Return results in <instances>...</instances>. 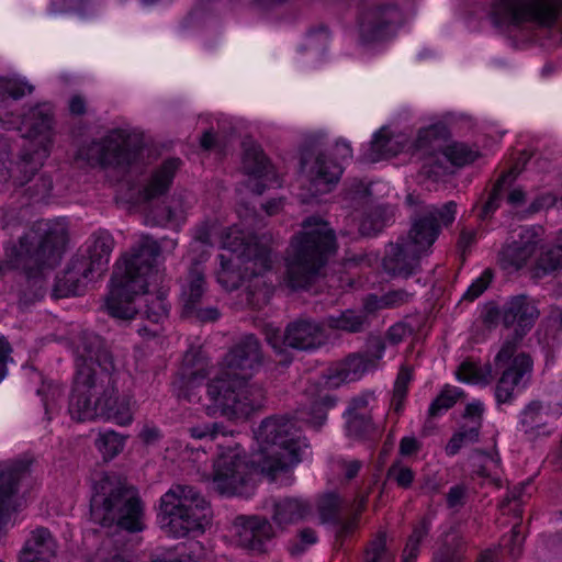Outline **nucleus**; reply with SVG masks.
Wrapping results in <instances>:
<instances>
[{
  "instance_id": "1",
  "label": "nucleus",
  "mask_w": 562,
  "mask_h": 562,
  "mask_svg": "<svg viewBox=\"0 0 562 562\" xmlns=\"http://www.w3.org/2000/svg\"><path fill=\"white\" fill-rule=\"evenodd\" d=\"M77 353V371L68 403L71 418L85 422L100 417L121 426L130 424V401L119 396L116 366L106 341L94 333L83 331Z\"/></svg>"
},
{
  "instance_id": "2",
  "label": "nucleus",
  "mask_w": 562,
  "mask_h": 562,
  "mask_svg": "<svg viewBox=\"0 0 562 562\" xmlns=\"http://www.w3.org/2000/svg\"><path fill=\"white\" fill-rule=\"evenodd\" d=\"M296 429L288 417H270L257 430L260 448L250 458L237 453L222 456L215 463L213 483L221 494L249 496L252 475L260 473L271 481L279 472L301 461Z\"/></svg>"
},
{
  "instance_id": "3",
  "label": "nucleus",
  "mask_w": 562,
  "mask_h": 562,
  "mask_svg": "<svg viewBox=\"0 0 562 562\" xmlns=\"http://www.w3.org/2000/svg\"><path fill=\"white\" fill-rule=\"evenodd\" d=\"M90 518L94 524L109 528L100 553L110 546L115 553L102 562H131L120 551L124 549L123 532L136 533L145 529L144 507L136 490L116 474H103L94 484L90 499Z\"/></svg>"
},
{
  "instance_id": "4",
  "label": "nucleus",
  "mask_w": 562,
  "mask_h": 562,
  "mask_svg": "<svg viewBox=\"0 0 562 562\" xmlns=\"http://www.w3.org/2000/svg\"><path fill=\"white\" fill-rule=\"evenodd\" d=\"M161 249L157 240L144 236L117 261L105 301L112 317H128L137 312L128 304L122 307V303H128L133 294L146 290L148 278L157 272Z\"/></svg>"
},
{
  "instance_id": "5",
  "label": "nucleus",
  "mask_w": 562,
  "mask_h": 562,
  "mask_svg": "<svg viewBox=\"0 0 562 562\" xmlns=\"http://www.w3.org/2000/svg\"><path fill=\"white\" fill-rule=\"evenodd\" d=\"M303 231L293 237L286 258L284 282L293 291L305 290L318 278L322 268L336 250V237L328 224L311 216Z\"/></svg>"
},
{
  "instance_id": "6",
  "label": "nucleus",
  "mask_w": 562,
  "mask_h": 562,
  "mask_svg": "<svg viewBox=\"0 0 562 562\" xmlns=\"http://www.w3.org/2000/svg\"><path fill=\"white\" fill-rule=\"evenodd\" d=\"M160 524L166 533L182 538L190 532H203L211 522L212 510L194 486L172 485L160 498Z\"/></svg>"
},
{
  "instance_id": "7",
  "label": "nucleus",
  "mask_w": 562,
  "mask_h": 562,
  "mask_svg": "<svg viewBox=\"0 0 562 562\" xmlns=\"http://www.w3.org/2000/svg\"><path fill=\"white\" fill-rule=\"evenodd\" d=\"M206 401L202 405L209 416L218 414L229 420L247 418L263 405L265 391L223 370L207 381Z\"/></svg>"
},
{
  "instance_id": "8",
  "label": "nucleus",
  "mask_w": 562,
  "mask_h": 562,
  "mask_svg": "<svg viewBox=\"0 0 562 562\" xmlns=\"http://www.w3.org/2000/svg\"><path fill=\"white\" fill-rule=\"evenodd\" d=\"M373 366L366 355L355 352L349 355L337 368L330 369L323 376L324 381L311 384L305 391L306 403L297 409L296 418L312 425L314 428L323 426L327 418V412L336 405L337 398L328 390L319 387H337L341 382L356 381Z\"/></svg>"
},
{
  "instance_id": "9",
  "label": "nucleus",
  "mask_w": 562,
  "mask_h": 562,
  "mask_svg": "<svg viewBox=\"0 0 562 562\" xmlns=\"http://www.w3.org/2000/svg\"><path fill=\"white\" fill-rule=\"evenodd\" d=\"M223 247L237 254V257L245 262V272L250 273L245 289V301L252 308H261L270 301L273 290L262 279V273L271 268L270 250L267 246L258 243L255 236L245 237L227 234L223 240Z\"/></svg>"
},
{
  "instance_id": "10",
  "label": "nucleus",
  "mask_w": 562,
  "mask_h": 562,
  "mask_svg": "<svg viewBox=\"0 0 562 562\" xmlns=\"http://www.w3.org/2000/svg\"><path fill=\"white\" fill-rule=\"evenodd\" d=\"M140 139L123 128L110 131L103 138L94 139L78 150V157L90 166L113 167L125 170L140 154Z\"/></svg>"
},
{
  "instance_id": "11",
  "label": "nucleus",
  "mask_w": 562,
  "mask_h": 562,
  "mask_svg": "<svg viewBox=\"0 0 562 562\" xmlns=\"http://www.w3.org/2000/svg\"><path fill=\"white\" fill-rule=\"evenodd\" d=\"M540 312L526 294L512 296L503 304V326L514 328L494 358L497 367L505 364L516 353L525 336L531 330Z\"/></svg>"
},
{
  "instance_id": "12",
  "label": "nucleus",
  "mask_w": 562,
  "mask_h": 562,
  "mask_svg": "<svg viewBox=\"0 0 562 562\" xmlns=\"http://www.w3.org/2000/svg\"><path fill=\"white\" fill-rule=\"evenodd\" d=\"M323 135L315 134L305 138L300 164L308 179V191L312 195L330 192L339 182L342 175L340 164L324 154Z\"/></svg>"
},
{
  "instance_id": "13",
  "label": "nucleus",
  "mask_w": 562,
  "mask_h": 562,
  "mask_svg": "<svg viewBox=\"0 0 562 562\" xmlns=\"http://www.w3.org/2000/svg\"><path fill=\"white\" fill-rule=\"evenodd\" d=\"M457 203L449 201L440 207L428 205L411 217V228L404 238L427 255L439 237L442 227L450 226L456 220Z\"/></svg>"
},
{
  "instance_id": "14",
  "label": "nucleus",
  "mask_w": 562,
  "mask_h": 562,
  "mask_svg": "<svg viewBox=\"0 0 562 562\" xmlns=\"http://www.w3.org/2000/svg\"><path fill=\"white\" fill-rule=\"evenodd\" d=\"M561 8L562 0H499L494 16L497 23L519 25L531 22L551 27Z\"/></svg>"
},
{
  "instance_id": "15",
  "label": "nucleus",
  "mask_w": 562,
  "mask_h": 562,
  "mask_svg": "<svg viewBox=\"0 0 562 562\" xmlns=\"http://www.w3.org/2000/svg\"><path fill=\"white\" fill-rule=\"evenodd\" d=\"M402 23L403 15L397 5H375L362 14L360 38L363 43L385 41L396 33Z\"/></svg>"
},
{
  "instance_id": "16",
  "label": "nucleus",
  "mask_w": 562,
  "mask_h": 562,
  "mask_svg": "<svg viewBox=\"0 0 562 562\" xmlns=\"http://www.w3.org/2000/svg\"><path fill=\"white\" fill-rule=\"evenodd\" d=\"M503 369L501 378L495 386V398L498 405L509 404L515 397V391L525 387L530 378L533 361L529 353H515L507 363L497 367Z\"/></svg>"
},
{
  "instance_id": "17",
  "label": "nucleus",
  "mask_w": 562,
  "mask_h": 562,
  "mask_svg": "<svg viewBox=\"0 0 562 562\" xmlns=\"http://www.w3.org/2000/svg\"><path fill=\"white\" fill-rule=\"evenodd\" d=\"M53 109L49 103H42L24 113L22 128L25 143L21 151L46 149L49 153L52 143Z\"/></svg>"
},
{
  "instance_id": "18",
  "label": "nucleus",
  "mask_w": 562,
  "mask_h": 562,
  "mask_svg": "<svg viewBox=\"0 0 562 562\" xmlns=\"http://www.w3.org/2000/svg\"><path fill=\"white\" fill-rule=\"evenodd\" d=\"M285 345L299 351H314L324 347L328 335L323 322L311 317H299L290 322L284 328Z\"/></svg>"
},
{
  "instance_id": "19",
  "label": "nucleus",
  "mask_w": 562,
  "mask_h": 562,
  "mask_svg": "<svg viewBox=\"0 0 562 562\" xmlns=\"http://www.w3.org/2000/svg\"><path fill=\"white\" fill-rule=\"evenodd\" d=\"M263 361L261 345L255 335L243 337L225 356L226 371L247 381Z\"/></svg>"
},
{
  "instance_id": "20",
  "label": "nucleus",
  "mask_w": 562,
  "mask_h": 562,
  "mask_svg": "<svg viewBox=\"0 0 562 562\" xmlns=\"http://www.w3.org/2000/svg\"><path fill=\"white\" fill-rule=\"evenodd\" d=\"M424 255L404 236H401L395 243L386 245L382 265L386 273L408 278L418 272L420 258Z\"/></svg>"
},
{
  "instance_id": "21",
  "label": "nucleus",
  "mask_w": 562,
  "mask_h": 562,
  "mask_svg": "<svg viewBox=\"0 0 562 562\" xmlns=\"http://www.w3.org/2000/svg\"><path fill=\"white\" fill-rule=\"evenodd\" d=\"M237 544L258 553L265 552V544L273 537V529L266 517L238 516L235 519Z\"/></svg>"
},
{
  "instance_id": "22",
  "label": "nucleus",
  "mask_w": 562,
  "mask_h": 562,
  "mask_svg": "<svg viewBox=\"0 0 562 562\" xmlns=\"http://www.w3.org/2000/svg\"><path fill=\"white\" fill-rule=\"evenodd\" d=\"M541 227H530L522 231L519 239L507 244L499 251L498 261L503 269L518 271L535 254L541 240L539 232Z\"/></svg>"
},
{
  "instance_id": "23",
  "label": "nucleus",
  "mask_w": 562,
  "mask_h": 562,
  "mask_svg": "<svg viewBox=\"0 0 562 562\" xmlns=\"http://www.w3.org/2000/svg\"><path fill=\"white\" fill-rule=\"evenodd\" d=\"M94 273L87 266L83 257H74L66 269L57 274L53 289L55 299L68 297L80 294L87 282L92 280Z\"/></svg>"
},
{
  "instance_id": "24",
  "label": "nucleus",
  "mask_w": 562,
  "mask_h": 562,
  "mask_svg": "<svg viewBox=\"0 0 562 562\" xmlns=\"http://www.w3.org/2000/svg\"><path fill=\"white\" fill-rule=\"evenodd\" d=\"M483 412V404L479 401L467 405L462 415L464 423L451 437L446 447V452L448 454L454 456L459 452L462 446L473 443L479 440Z\"/></svg>"
},
{
  "instance_id": "25",
  "label": "nucleus",
  "mask_w": 562,
  "mask_h": 562,
  "mask_svg": "<svg viewBox=\"0 0 562 562\" xmlns=\"http://www.w3.org/2000/svg\"><path fill=\"white\" fill-rule=\"evenodd\" d=\"M126 305L127 302L122 303V307ZM128 305L135 307L137 312L128 317H117L119 319L127 321L134 318L136 315H140L149 322L158 324L167 317L169 310V304L166 301V293L164 291L150 293L143 290L137 294H133Z\"/></svg>"
},
{
  "instance_id": "26",
  "label": "nucleus",
  "mask_w": 562,
  "mask_h": 562,
  "mask_svg": "<svg viewBox=\"0 0 562 562\" xmlns=\"http://www.w3.org/2000/svg\"><path fill=\"white\" fill-rule=\"evenodd\" d=\"M56 542L47 528L32 531L19 555V562H50L56 553Z\"/></svg>"
},
{
  "instance_id": "27",
  "label": "nucleus",
  "mask_w": 562,
  "mask_h": 562,
  "mask_svg": "<svg viewBox=\"0 0 562 562\" xmlns=\"http://www.w3.org/2000/svg\"><path fill=\"white\" fill-rule=\"evenodd\" d=\"M180 164L179 158H169L153 172L148 183L140 191L144 202H150L168 192Z\"/></svg>"
},
{
  "instance_id": "28",
  "label": "nucleus",
  "mask_w": 562,
  "mask_h": 562,
  "mask_svg": "<svg viewBox=\"0 0 562 562\" xmlns=\"http://www.w3.org/2000/svg\"><path fill=\"white\" fill-rule=\"evenodd\" d=\"M407 139L403 135H394L385 126L380 128L371 140L367 160L375 162L381 159L395 157L406 146Z\"/></svg>"
},
{
  "instance_id": "29",
  "label": "nucleus",
  "mask_w": 562,
  "mask_h": 562,
  "mask_svg": "<svg viewBox=\"0 0 562 562\" xmlns=\"http://www.w3.org/2000/svg\"><path fill=\"white\" fill-rule=\"evenodd\" d=\"M205 292V276L204 270L200 262H192L186 283L182 286L180 302H181V317L187 314L188 307L190 311L195 306L203 303V295Z\"/></svg>"
},
{
  "instance_id": "30",
  "label": "nucleus",
  "mask_w": 562,
  "mask_h": 562,
  "mask_svg": "<svg viewBox=\"0 0 562 562\" xmlns=\"http://www.w3.org/2000/svg\"><path fill=\"white\" fill-rule=\"evenodd\" d=\"M228 250V248H226ZM231 257L220 255L221 269L217 271V282L227 291L237 290L249 277L245 272V262L237 257V254L229 249Z\"/></svg>"
},
{
  "instance_id": "31",
  "label": "nucleus",
  "mask_w": 562,
  "mask_h": 562,
  "mask_svg": "<svg viewBox=\"0 0 562 562\" xmlns=\"http://www.w3.org/2000/svg\"><path fill=\"white\" fill-rule=\"evenodd\" d=\"M114 240L112 236L105 232L94 235L92 244L87 249V256L83 257L87 266L91 268L93 273L101 276L108 268L110 255L112 252Z\"/></svg>"
},
{
  "instance_id": "32",
  "label": "nucleus",
  "mask_w": 562,
  "mask_h": 562,
  "mask_svg": "<svg viewBox=\"0 0 562 562\" xmlns=\"http://www.w3.org/2000/svg\"><path fill=\"white\" fill-rule=\"evenodd\" d=\"M467 543L461 532L451 527L441 536L440 546L434 552V562H462L465 557Z\"/></svg>"
},
{
  "instance_id": "33",
  "label": "nucleus",
  "mask_w": 562,
  "mask_h": 562,
  "mask_svg": "<svg viewBox=\"0 0 562 562\" xmlns=\"http://www.w3.org/2000/svg\"><path fill=\"white\" fill-rule=\"evenodd\" d=\"M325 327L333 330H340L348 334H359L370 326L366 313L355 310H345L338 314L328 315L324 318Z\"/></svg>"
},
{
  "instance_id": "34",
  "label": "nucleus",
  "mask_w": 562,
  "mask_h": 562,
  "mask_svg": "<svg viewBox=\"0 0 562 562\" xmlns=\"http://www.w3.org/2000/svg\"><path fill=\"white\" fill-rule=\"evenodd\" d=\"M241 147L244 171L258 178L268 176L271 169V164L260 145L256 144L251 139H244Z\"/></svg>"
},
{
  "instance_id": "35",
  "label": "nucleus",
  "mask_w": 562,
  "mask_h": 562,
  "mask_svg": "<svg viewBox=\"0 0 562 562\" xmlns=\"http://www.w3.org/2000/svg\"><path fill=\"white\" fill-rule=\"evenodd\" d=\"M547 414L543 405L539 401L529 403L521 413L520 424L526 435L530 439L539 436H549L551 431L547 428Z\"/></svg>"
},
{
  "instance_id": "36",
  "label": "nucleus",
  "mask_w": 562,
  "mask_h": 562,
  "mask_svg": "<svg viewBox=\"0 0 562 562\" xmlns=\"http://www.w3.org/2000/svg\"><path fill=\"white\" fill-rule=\"evenodd\" d=\"M311 513V505L300 498L286 497L274 504V521L280 525L294 524Z\"/></svg>"
},
{
  "instance_id": "37",
  "label": "nucleus",
  "mask_w": 562,
  "mask_h": 562,
  "mask_svg": "<svg viewBox=\"0 0 562 562\" xmlns=\"http://www.w3.org/2000/svg\"><path fill=\"white\" fill-rule=\"evenodd\" d=\"M562 269V237L558 243L542 248L535 266L531 268L532 279H542Z\"/></svg>"
},
{
  "instance_id": "38",
  "label": "nucleus",
  "mask_w": 562,
  "mask_h": 562,
  "mask_svg": "<svg viewBox=\"0 0 562 562\" xmlns=\"http://www.w3.org/2000/svg\"><path fill=\"white\" fill-rule=\"evenodd\" d=\"M392 211L386 205H376L368 211L359 225V233L362 236H375L391 221Z\"/></svg>"
},
{
  "instance_id": "39",
  "label": "nucleus",
  "mask_w": 562,
  "mask_h": 562,
  "mask_svg": "<svg viewBox=\"0 0 562 562\" xmlns=\"http://www.w3.org/2000/svg\"><path fill=\"white\" fill-rule=\"evenodd\" d=\"M509 172H503L493 184L488 196L481 207L479 218L485 221L491 218L492 215L498 210L504 198V192L510 183L508 182Z\"/></svg>"
},
{
  "instance_id": "40",
  "label": "nucleus",
  "mask_w": 562,
  "mask_h": 562,
  "mask_svg": "<svg viewBox=\"0 0 562 562\" xmlns=\"http://www.w3.org/2000/svg\"><path fill=\"white\" fill-rule=\"evenodd\" d=\"M207 378L209 375L201 374H192L190 376H186V374H177V378L173 381V387L177 392V396L188 401L189 403H193L195 401L202 403V397L198 395L196 390Z\"/></svg>"
},
{
  "instance_id": "41",
  "label": "nucleus",
  "mask_w": 562,
  "mask_h": 562,
  "mask_svg": "<svg viewBox=\"0 0 562 562\" xmlns=\"http://www.w3.org/2000/svg\"><path fill=\"white\" fill-rule=\"evenodd\" d=\"M386 532L379 531L364 549L362 562H393L394 554L386 547Z\"/></svg>"
},
{
  "instance_id": "42",
  "label": "nucleus",
  "mask_w": 562,
  "mask_h": 562,
  "mask_svg": "<svg viewBox=\"0 0 562 562\" xmlns=\"http://www.w3.org/2000/svg\"><path fill=\"white\" fill-rule=\"evenodd\" d=\"M447 136V126L443 123H436L428 127L420 128L415 144L418 149H436Z\"/></svg>"
},
{
  "instance_id": "43",
  "label": "nucleus",
  "mask_w": 562,
  "mask_h": 562,
  "mask_svg": "<svg viewBox=\"0 0 562 562\" xmlns=\"http://www.w3.org/2000/svg\"><path fill=\"white\" fill-rule=\"evenodd\" d=\"M178 374H186V376H190L192 374L209 375L207 358L199 349L188 350L183 356L182 364Z\"/></svg>"
},
{
  "instance_id": "44",
  "label": "nucleus",
  "mask_w": 562,
  "mask_h": 562,
  "mask_svg": "<svg viewBox=\"0 0 562 562\" xmlns=\"http://www.w3.org/2000/svg\"><path fill=\"white\" fill-rule=\"evenodd\" d=\"M125 437L114 430L100 432L95 446L103 454L104 460H111L124 448Z\"/></svg>"
},
{
  "instance_id": "45",
  "label": "nucleus",
  "mask_w": 562,
  "mask_h": 562,
  "mask_svg": "<svg viewBox=\"0 0 562 562\" xmlns=\"http://www.w3.org/2000/svg\"><path fill=\"white\" fill-rule=\"evenodd\" d=\"M442 156L445 159L449 160L451 165L463 167L475 161L480 154L467 144L454 143L445 147Z\"/></svg>"
},
{
  "instance_id": "46",
  "label": "nucleus",
  "mask_w": 562,
  "mask_h": 562,
  "mask_svg": "<svg viewBox=\"0 0 562 562\" xmlns=\"http://www.w3.org/2000/svg\"><path fill=\"white\" fill-rule=\"evenodd\" d=\"M341 499L338 495L329 493L318 502V513L323 524H338L340 521Z\"/></svg>"
},
{
  "instance_id": "47",
  "label": "nucleus",
  "mask_w": 562,
  "mask_h": 562,
  "mask_svg": "<svg viewBox=\"0 0 562 562\" xmlns=\"http://www.w3.org/2000/svg\"><path fill=\"white\" fill-rule=\"evenodd\" d=\"M458 379L469 383H488L492 380V368L486 366L484 369L472 362H463L458 372Z\"/></svg>"
},
{
  "instance_id": "48",
  "label": "nucleus",
  "mask_w": 562,
  "mask_h": 562,
  "mask_svg": "<svg viewBox=\"0 0 562 562\" xmlns=\"http://www.w3.org/2000/svg\"><path fill=\"white\" fill-rule=\"evenodd\" d=\"M463 395V392L458 387L446 385L441 393L432 401L429 406V417L438 416L442 411L451 408L457 400Z\"/></svg>"
},
{
  "instance_id": "49",
  "label": "nucleus",
  "mask_w": 562,
  "mask_h": 562,
  "mask_svg": "<svg viewBox=\"0 0 562 562\" xmlns=\"http://www.w3.org/2000/svg\"><path fill=\"white\" fill-rule=\"evenodd\" d=\"M374 430L371 417L368 414L348 415L347 431L349 436L363 438Z\"/></svg>"
},
{
  "instance_id": "50",
  "label": "nucleus",
  "mask_w": 562,
  "mask_h": 562,
  "mask_svg": "<svg viewBox=\"0 0 562 562\" xmlns=\"http://www.w3.org/2000/svg\"><path fill=\"white\" fill-rule=\"evenodd\" d=\"M412 380V371L408 368L402 367L395 384H394V391H393V398H392V405L394 407V411L396 413L401 412L403 407V402L407 394V387L408 383Z\"/></svg>"
},
{
  "instance_id": "51",
  "label": "nucleus",
  "mask_w": 562,
  "mask_h": 562,
  "mask_svg": "<svg viewBox=\"0 0 562 562\" xmlns=\"http://www.w3.org/2000/svg\"><path fill=\"white\" fill-rule=\"evenodd\" d=\"M33 86L15 78H0V94L9 95L15 100L21 99L26 93H32Z\"/></svg>"
},
{
  "instance_id": "52",
  "label": "nucleus",
  "mask_w": 562,
  "mask_h": 562,
  "mask_svg": "<svg viewBox=\"0 0 562 562\" xmlns=\"http://www.w3.org/2000/svg\"><path fill=\"white\" fill-rule=\"evenodd\" d=\"M387 479L393 480L402 488L411 487L414 481V472L408 467L401 465L400 461L393 462L387 469Z\"/></svg>"
},
{
  "instance_id": "53",
  "label": "nucleus",
  "mask_w": 562,
  "mask_h": 562,
  "mask_svg": "<svg viewBox=\"0 0 562 562\" xmlns=\"http://www.w3.org/2000/svg\"><path fill=\"white\" fill-rule=\"evenodd\" d=\"M221 313L216 306L206 305L203 303L199 306H195L190 311V307L187 310V314L183 315V318L192 319L200 323L215 322L220 318Z\"/></svg>"
},
{
  "instance_id": "54",
  "label": "nucleus",
  "mask_w": 562,
  "mask_h": 562,
  "mask_svg": "<svg viewBox=\"0 0 562 562\" xmlns=\"http://www.w3.org/2000/svg\"><path fill=\"white\" fill-rule=\"evenodd\" d=\"M384 350L385 342L383 338L378 335H369L367 338L366 350L361 351V353L366 355V358L370 360V363L374 368L376 361L382 358Z\"/></svg>"
},
{
  "instance_id": "55",
  "label": "nucleus",
  "mask_w": 562,
  "mask_h": 562,
  "mask_svg": "<svg viewBox=\"0 0 562 562\" xmlns=\"http://www.w3.org/2000/svg\"><path fill=\"white\" fill-rule=\"evenodd\" d=\"M494 273L491 269H486L483 273L469 286L463 295L467 301H474L477 299L490 285Z\"/></svg>"
},
{
  "instance_id": "56",
  "label": "nucleus",
  "mask_w": 562,
  "mask_h": 562,
  "mask_svg": "<svg viewBox=\"0 0 562 562\" xmlns=\"http://www.w3.org/2000/svg\"><path fill=\"white\" fill-rule=\"evenodd\" d=\"M329 41V33L325 26H321L317 31L308 32L305 48L324 50Z\"/></svg>"
},
{
  "instance_id": "57",
  "label": "nucleus",
  "mask_w": 562,
  "mask_h": 562,
  "mask_svg": "<svg viewBox=\"0 0 562 562\" xmlns=\"http://www.w3.org/2000/svg\"><path fill=\"white\" fill-rule=\"evenodd\" d=\"M316 541V532L311 528H304L299 535V540L291 544L289 549L290 553L292 555H299L305 551L306 546L314 544Z\"/></svg>"
},
{
  "instance_id": "58",
  "label": "nucleus",
  "mask_w": 562,
  "mask_h": 562,
  "mask_svg": "<svg viewBox=\"0 0 562 562\" xmlns=\"http://www.w3.org/2000/svg\"><path fill=\"white\" fill-rule=\"evenodd\" d=\"M412 297V294L403 289L391 290L383 294L384 306L386 308H395L407 303Z\"/></svg>"
},
{
  "instance_id": "59",
  "label": "nucleus",
  "mask_w": 562,
  "mask_h": 562,
  "mask_svg": "<svg viewBox=\"0 0 562 562\" xmlns=\"http://www.w3.org/2000/svg\"><path fill=\"white\" fill-rule=\"evenodd\" d=\"M482 322L488 328L495 327L499 322L503 323V306L498 307L494 304H488L482 314Z\"/></svg>"
},
{
  "instance_id": "60",
  "label": "nucleus",
  "mask_w": 562,
  "mask_h": 562,
  "mask_svg": "<svg viewBox=\"0 0 562 562\" xmlns=\"http://www.w3.org/2000/svg\"><path fill=\"white\" fill-rule=\"evenodd\" d=\"M413 333V328L406 323L400 322L391 326L387 330V339L391 344L401 342L405 336Z\"/></svg>"
},
{
  "instance_id": "61",
  "label": "nucleus",
  "mask_w": 562,
  "mask_h": 562,
  "mask_svg": "<svg viewBox=\"0 0 562 562\" xmlns=\"http://www.w3.org/2000/svg\"><path fill=\"white\" fill-rule=\"evenodd\" d=\"M337 527L336 530V541L339 542V546H342V540L347 536H349L357 527V517L353 516L348 519H342L340 517V521L338 524H333Z\"/></svg>"
},
{
  "instance_id": "62",
  "label": "nucleus",
  "mask_w": 562,
  "mask_h": 562,
  "mask_svg": "<svg viewBox=\"0 0 562 562\" xmlns=\"http://www.w3.org/2000/svg\"><path fill=\"white\" fill-rule=\"evenodd\" d=\"M467 488L464 485H454L450 487L447 494V505L449 508H457L464 505Z\"/></svg>"
},
{
  "instance_id": "63",
  "label": "nucleus",
  "mask_w": 562,
  "mask_h": 562,
  "mask_svg": "<svg viewBox=\"0 0 562 562\" xmlns=\"http://www.w3.org/2000/svg\"><path fill=\"white\" fill-rule=\"evenodd\" d=\"M284 330L281 331L278 328L268 329L266 333V339L268 344L278 352L283 353L285 348H289L285 345V339H283Z\"/></svg>"
},
{
  "instance_id": "64",
  "label": "nucleus",
  "mask_w": 562,
  "mask_h": 562,
  "mask_svg": "<svg viewBox=\"0 0 562 562\" xmlns=\"http://www.w3.org/2000/svg\"><path fill=\"white\" fill-rule=\"evenodd\" d=\"M431 520L429 517L424 516L418 524L413 528L412 535L408 539L420 543L425 537L429 533Z\"/></svg>"
}]
</instances>
